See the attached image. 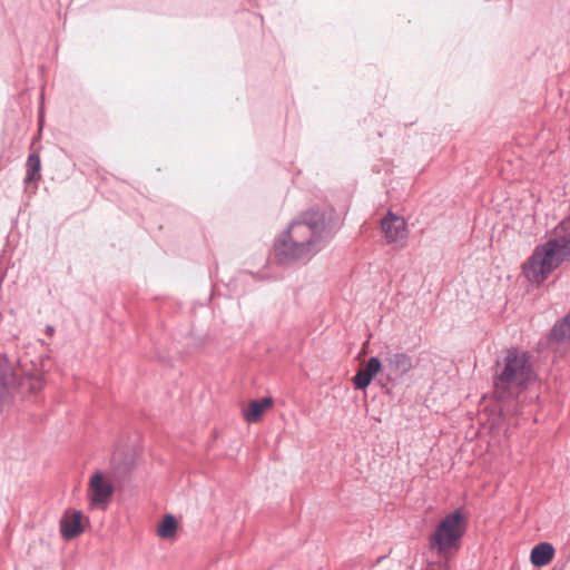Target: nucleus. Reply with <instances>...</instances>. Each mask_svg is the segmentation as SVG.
Instances as JSON below:
<instances>
[{"mask_svg": "<svg viewBox=\"0 0 570 570\" xmlns=\"http://www.w3.org/2000/svg\"><path fill=\"white\" fill-rule=\"evenodd\" d=\"M325 228L323 213L314 209L304 213L301 219L289 224L275 239L274 254L277 262L287 265L312 258L322 248Z\"/></svg>", "mask_w": 570, "mask_h": 570, "instance_id": "f257e3e1", "label": "nucleus"}, {"mask_svg": "<svg viewBox=\"0 0 570 570\" xmlns=\"http://www.w3.org/2000/svg\"><path fill=\"white\" fill-rule=\"evenodd\" d=\"M570 259V216L556 227V237L538 245L523 264L524 277L541 285L564 261Z\"/></svg>", "mask_w": 570, "mask_h": 570, "instance_id": "f03ea898", "label": "nucleus"}, {"mask_svg": "<svg viewBox=\"0 0 570 570\" xmlns=\"http://www.w3.org/2000/svg\"><path fill=\"white\" fill-rule=\"evenodd\" d=\"M533 381L535 373L527 352L508 348L502 361L497 362L494 393L499 400L517 397Z\"/></svg>", "mask_w": 570, "mask_h": 570, "instance_id": "7ed1b4c3", "label": "nucleus"}, {"mask_svg": "<svg viewBox=\"0 0 570 570\" xmlns=\"http://www.w3.org/2000/svg\"><path fill=\"white\" fill-rule=\"evenodd\" d=\"M42 376L22 368L20 362L11 363L7 357L0 360V411L16 399H27L43 387Z\"/></svg>", "mask_w": 570, "mask_h": 570, "instance_id": "20e7f679", "label": "nucleus"}, {"mask_svg": "<svg viewBox=\"0 0 570 570\" xmlns=\"http://www.w3.org/2000/svg\"><path fill=\"white\" fill-rule=\"evenodd\" d=\"M466 520L462 509L446 514L438 524L434 533L430 535V547L439 553H444L459 547L462 537L465 533Z\"/></svg>", "mask_w": 570, "mask_h": 570, "instance_id": "39448f33", "label": "nucleus"}, {"mask_svg": "<svg viewBox=\"0 0 570 570\" xmlns=\"http://www.w3.org/2000/svg\"><path fill=\"white\" fill-rule=\"evenodd\" d=\"M383 375L390 383L401 381L414 368V360L405 352H399L387 348L383 355Z\"/></svg>", "mask_w": 570, "mask_h": 570, "instance_id": "423d86ee", "label": "nucleus"}, {"mask_svg": "<svg viewBox=\"0 0 570 570\" xmlns=\"http://www.w3.org/2000/svg\"><path fill=\"white\" fill-rule=\"evenodd\" d=\"M90 505L105 510L114 493V485L106 480L101 472H96L89 481Z\"/></svg>", "mask_w": 570, "mask_h": 570, "instance_id": "0eeeda50", "label": "nucleus"}, {"mask_svg": "<svg viewBox=\"0 0 570 570\" xmlns=\"http://www.w3.org/2000/svg\"><path fill=\"white\" fill-rule=\"evenodd\" d=\"M381 228L389 244L401 243L400 246H404L405 239L407 238L406 222L404 218L390 212L381 220Z\"/></svg>", "mask_w": 570, "mask_h": 570, "instance_id": "6e6552de", "label": "nucleus"}, {"mask_svg": "<svg viewBox=\"0 0 570 570\" xmlns=\"http://www.w3.org/2000/svg\"><path fill=\"white\" fill-rule=\"evenodd\" d=\"M83 514L78 510H69L60 520V532L65 540H72L85 531Z\"/></svg>", "mask_w": 570, "mask_h": 570, "instance_id": "1a4fd4ad", "label": "nucleus"}, {"mask_svg": "<svg viewBox=\"0 0 570 570\" xmlns=\"http://www.w3.org/2000/svg\"><path fill=\"white\" fill-rule=\"evenodd\" d=\"M554 557V548L551 543L541 542L535 544L530 553V561L534 567L548 564Z\"/></svg>", "mask_w": 570, "mask_h": 570, "instance_id": "9d476101", "label": "nucleus"}, {"mask_svg": "<svg viewBox=\"0 0 570 570\" xmlns=\"http://www.w3.org/2000/svg\"><path fill=\"white\" fill-rule=\"evenodd\" d=\"M273 399L271 396L263 397L261 400L250 401L248 409L244 411V417L249 423L259 421L263 413L272 407Z\"/></svg>", "mask_w": 570, "mask_h": 570, "instance_id": "9b49d317", "label": "nucleus"}, {"mask_svg": "<svg viewBox=\"0 0 570 570\" xmlns=\"http://www.w3.org/2000/svg\"><path fill=\"white\" fill-rule=\"evenodd\" d=\"M550 338L557 343L570 340V312L553 325Z\"/></svg>", "mask_w": 570, "mask_h": 570, "instance_id": "f8f14e48", "label": "nucleus"}, {"mask_svg": "<svg viewBox=\"0 0 570 570\" xmlns=\"http://www.w3.org/2000/svg\"><path fill=\"white\" fill-rule=\"evenodd\" d=\"M26 169L27 175L24 177V183L30 184L33 181H39L41 178L40 169H41V161L40 156L38 153H31L28 156V159L26 161Z\"/></svg>", "mask_w": 570, "mask_h": 570, "instance_id": "ddd939ff", "label": "nucleus"}, {"mask_svg": "<svg viewBox=\"0 0 570 570\" xmlns=\"http://www.w3.org/2000/svg\"><path fill=\"white\" fill-rule=\"evenodd\" d=\"M176 531H177V520L175 519L174 515L166 514L163 518V520L158 527L157 534L160 538L169 539V538L175 537Z\"/></svg>", "mask_w": 570, "mask_h": 570, "instance_id": "4468645a", "label": "nucleus"}, {"mask_svg": "<svg viewBox=\"0 0 570 570\" xmlns=\"http://www.w3.org/2000/svg\"><path fill=\"white\" fill-rule=\"evenodd\" d=\"M373 377L370 376L363 368L358 370L353 377V384L356 390H365L372 382Z\"/></svg>", "mask_w": 570, "mask_h": 570, "instance_id": "2eb2a0df", "label": "nucleus"}, {"mask_svg": "<svg viewBox=\"0 0 570 570\" xmlns=\"http://www.w3.org/2000/svg\"><path fill=\"white\" fill-rule=\"evenodd\" d=\"M384 367V362L381 361L377 356H372L367 360L365 371L370 376L374 377Z\"/></svg>", "mask_w": 570, "mask_h": 570, "instance_id": "dca6fc26", "label": "nucleus"}, {"mask_svg": "<svg viewBox=\"0 0 570 570\" xmlns=\"http://www.w3.org/2000/svg\"><path fill=\"white\" fill-rule=\"evenodd\" d=\"M47 332L50 333V334L53 333V327L51 325H48L47 326Z\"/></svg>", "mask_w": 570, "mask_h": 570, "instance_id": "f3484780", "label": "nucleus"}]
</instances>
